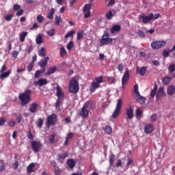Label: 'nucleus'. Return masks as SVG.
I'll use <instances>...</instances> for the list:
<instances>
[{
    "instance_id": "obj_1",
    "label": "nucleus",
    "mask_w": 175,
    "mask_h": 175,
    "mask_svg": "<svg viewBox=\"0 0 175 175\" xmlns=\"http://www.w3.org/2000/svg\"><path fill=\"white\" fill-rule=\"evenodd\" d=\"M32 94V90H27L24 92L21 93L18 95V98L21 100V106L25 107L27 106L28 103H29V100H31V94Z\"/></svg>"
},
{
    "instance_id": "obj_2",
    "label": "nucleus",
    "mask_w": 175,
    "mask_h": 175,
    "mask_svg": "<svg viewBox=\"0 0 175 175\" xmlns=\"http://www.w3.org/2000/svg\"><path fill=\"white\" fill-rule=\"evenodd\" d=\"M95 81H93L90 85V91L92 93H94V91H96V89L100 88V83H103V76H100L95 78Z\"/></svg>"
},
{
    "instance_id": "obj_3",
    "label": "nucleus",
    "mask_w": 175,
    "mask_h": 175,
    "mask_svg": "<svg viewBox=\"0 0 175 175\" xmlns=\"http://www.w3.org/2000/svg\"><path fill=\"white\" fill-rule=\"evenodd\" d=\"M69 91L71 94L79 92V82L75 78H72L69 82Z\"/></svg>"
},
{
    "instance_id": "obj_4",
    "label": "nucleus",
    "mask_w": 175,
    "mask_h": 175,
    "mask_svg": "<svg viewBox=\"0 0 175 175\" xmlns=\"http://www.w3.org/2000/svg\"><path fill=\"white\" fill-rule=\"evenodd\" d=\"M121 109H122V100L121 98H119L117 100L116 107L111 116V118H113V120L117 118L121 113Z\"/></svg>"
},
{
    "instance_id": "obj_5",
    "label": "nucleus",
    "mask_w": 175,
    "mask_h": 175,
    "mask_svg": "<svg viewBox=\"0 0 175 175\" xmlns=\"http://www.w3.org/2000/svg\"><path fill=\"white\" fill-rule=\"evenodd\" d=\"M150 46L153 50H159V49H162V47H165L166 46L165 41H153L151 42Z\"/></svg>"
},
{
    "instance_id": "obj_6",
    "label": "nucleus",
    "mask_w": 175,
    "mask_h": 175,
    "mask_svg": "<svg viewBox=\"0 0 175 175\" xmlns=\"http://www.w3.org/2000/svg\"><path fill=\"white\" fill-rule=\"evenodd\" d=\"M31 148L34 152H39L42 148L43 147V144L40 141H32Z\"/></svg>"
},
{
    "instance_id": "obj_7",
    "label": "nucleus",
    "mask_w": 175,
    "mask_h": 175,
    "mask_svg": "<svg viewBox=\"0 0 175 175\" xmlns=\"http://www.w3.org/2000/svg\"><path fill=\"white\" fill-rule=\"evenodd\" d=\"M57 122V114L53 113L52 115L48 116L46 120V126L50 128L51 125H55Z\"/></svg>"
},
{
    "instance_id": "obj_8",
    "label": "nucleus",
    "mask_w": 175,
    "mask_h": 175,
    "mask_svg": "<svg viewBox=\"0 0 175 175\" xmlns=\"http://www.w3.org/2000/svg\"><path fill=\"white\" fill-rule=\"evenodd\" d=\"M139 19L142 20L144 24H148L152 20V13H150L149 16H146L142 13L139 16Z\"/></svg>"
},
{
    "instance_id": "obj_9",
    "label": "nucleus",
    "mask_w": 175,
    "mask_h": 175,
    "mask_svg": "<svg viewBox=\"0 0 175 175\" xmlns=\"http://www.w3.org/2000/svg\"><path fill=\"white\" fill-rule=\"evenodd\" d=\"M92 8V4L88 3L85 4L83 7V13L84 14V18H88L90 16H91V9Z\"/></svg>"
},
{
    "instance_id": "obj_10",
    "label": "nucleus",
    "mask_w": 175,
    "mask_h": 175,
    "mask_svg": "<svg viewBox=\"0 0 175 175\" xmlns=\"http://www.w3.org/2000/svg\"><path fill=\"white\" fill-rule=\"evenodd\" d=\"M163 96H166V94L165 93V88L161 87L157 91L156 94V100H160V99H162Z\"/></svg>"
},
{
    "instance_id": "obj_11",
    "label": "nucleus",
    "mask_w": 175,
    "mask_h": 175,
    "mask_svg": "<svg viewBox=\"0 0 175 175\" xmlns=\"http://www.w3.org/2000/svg\"><path fill=\"white\" fill-rule=\"evenodd\" d=\"M113 42V38L110 37H102L100 40L101 46H106Z\"/></svg>"
},
{
    "instance_id": "obj_12",
    "label": "nucleus",
    "mask_w": 175,
    "mask_h": 175,
    "mask_svg": "<svg viewBox=\"0 0 175 175\" xmlns=\"http://www.w3.org/2000/svg\"><path fill=\"white\" fill-rule=\"evenodd\" d=\"M126 120H132V118L135 117V115L133 113V108H132V106H130L126 109Z\"/></svg>"
},
{
    "instance_id": "obj_13",
    "label": "nucleus",
    "mask_w": 175,
    "mask_h": 175,
    "mask_svg": "<svg viewBox=\"0 0 175 175\" xmlns=\"http://www.w3.org/2000/svg\"><path fill=\"white\" fill-rule=\"evenodd\" d=\"M49 59H50V57H45L39 62L38 65L41 67V69H46Z\"/></svg>"
},
{
    "instance_id": "obj_14",
    "label": "nucleus",
    "mask_w": 175,
    "mask_h": 175,
    "mask_svg": "<svg viewBox=\"0 0 175 175\" xmlns=\"http://www.w3.org/2000/svg\"><path fill=\"white\" fill-rule=\"evenodd\" d=\"M38 107H39V104L36 103H33L29 105V111L35 114L38 111Z\"/></svg>"
},
{
    "instance_id": "obj_15",
    "label": "nucleus",
    "mask_w": 175,
    "mask_h": 175,
    "mask_svg": "<svg viewBox=\"0 0 175 175\" xmlns=\"http://www.w3.org/2000/svg\"><path fill=\"white\" fill-rule=\"evenodd\" d=\"M129 80V71L126 70L124 72V75L122 78V85L124 87L128 81Z\"/></svg>"
},
{
    "instance_id": "obj_16",
    "label": "nucleus",
    "mask_w": 175,
    "mask_h": 175,
    "mask_svg": "<svg viewBox=\"0 0 175 175\" xmlns=\"http://www.w3.org/2000/svg\"><path fill=\"white\" fill-rule=\"evenodd\" d=\"M147 72V66H143L142 68L137 67L136 68V72L137 75H140L141 76H144Z\"/></svg>"
},
{
    "instance_id": "obj_17",
    "label": "nucleus",
    "mask_w": 175,
    "mask_h": 175,
    "mask_svg": "<svg viewBox=\"0 0 175 175\" xmlns=\"http://www.w3.org/2000/svg\"><path fill=\"white\" fill-rule=\"evenodd\" d=\"M145 133L150 134L154 132V125L152 124H148L144 127Z\"/></svg>"
},
{
    "instance_id": "obj_18",
    "label": "nucleus",
    "mask_w": 175,
    "mask_h": 175,
    "mask_svg": "<svg viewBox=\"0 0 175 175\" xmlns=\"http://www.w3.org/2000/svg\"><path fill=\"white\" fill-rule=\"evenodd\" d=\"M56 96L59 98H64L65 96V94H64L62 88L59 85H57L56 88Z\"/></svg>"
},
{
    "instance_id": "obj_19",
    "label": "nucleus",
    "mask_w": 175,
    "mask_h": 175,
    "mask_svg": "<svg viewBox=\"0 0 175 175\" xmlns=\"http://www.w3.org/2000/svg\"><path fill=\"white\" fill-rule=\"evenodd\" d=\"M66 165L70 167V169H73L76 167V160L75 159H68L66 161Z\"/></svg>"
},
{
    "instance_id": "obj_20",
    "label": "nucleus",
    "mask_w": 175,
    "mask_h": 175,
    "mask_svg": "<svg viewBox=\"0 0 175 175\" xmlns=\"http://www.w3.org/2000/svg\"><path fill=\"white\" fill-rule=\"evenodd\" d=\"M121 31V25H114L111 29L110 32L113 35L116 32H120Z\"/></svg>"
},
{
    "instance_id": "obj_21",
    "label": "nucleus",
    "mask_w": 175,
    "mask_h": 175,
    "mask_svg": "<svg viewBox=\"0 0 175 175\" xmlns=\"http://www.w3.org/2000/svg\"><path fill=\"white\" fill-rule=\"evenodd\" d=\"M34 84L36 85H38V84L40 85V87H43V85H46L47 84V79L40 78L38 80V81L34 82Z\"/></svg>"
},
{
    "instance_id": "obj_22",
    "label": "nucleus",
    "mask_w": 175,
    "mask_h": 175,
    "mask_svg": "<svg viewBox=\"0 0 175 175\" xmlns=\"http://www.w3.org/2000/svg\"><path fill=\"white\" fill-rule=\"evenodd\" d=\"M55 72H57V66H54L52 68H49L44 75L45 76H50V75H53Z\"/></svg>"
},
{
    "instance_id": "obj_23",
    "label": "nucleus",
    "mask_w": 175,
    "mask_h": 175,
    "mask_svg": "<svg viewBox=\"0 0 175 175\" xmlns=\"http://www.w3.org/2000/svg\"><path fill=\"white\" fill-rule=\"evenodd\" d=\"M171 81H172V77L170 76L164 77L162 79V83L164 85H167L170 84Z\"/></svg>"
},
{
    "instance_id": "obj_24",
    "label": "nucleus",
    "mask_w": 175,
    "mask_h": 175,
    "mask_svg": "<svg viewBox=\"0 0 175 175\" xmlns=\"http://www.w3.org/2000/svg\"><path fill=\"white\" fill-rule=\"evenodd\" d=\"M55 13V9L51 8L50 10V12L47 13L46 18H48L49 20H53Z\"/></svg>"
},
{
    "instance_id": "obj_25",
    "label": "nucleus",
    "mask_w": 175,
    "mask_h": 175,
    "mask_svg": "<svg viewBox=\"0 0 175 175\" xmlns=\"http://www.w3.org/2000/svg\"><path fill=\"white\" fill-rule=\"evenodd\" d=\"M167 92L168 95H174V92H175L174 85H170V86H168Z\"/></svg>"
},
{
    "instance_id": "obj_26",
    "label": "nucleus",
    "mask_w": 175,
    "mask_h": 175,
    "mask_svg": "<svg viewBox=\"0 0 175 175\" xmlns=\"http://www.w3.org/2000/svg\"><path fill=\"white\" fill-rule=\"evenodd\" d=\"M33 169H35V163H31L27 166V172L29 174L33 173V172H35V170Z\"/></svg>"
},
{
    "instance_id": "obj_27",
    "label": "nucleus",
    "mask_w": 175,
    "mask_h": 175,
    "mask_svg": "<svg viewBox=\"0 0 175 175\" xmlns=\"http://www.w3.org/2000/svg\"><path fill=\"white\" fill-rule=\"evenodd\" d=\"M90 112L88 111V109H85L84 108L81 109V111L80 113V116L83 117V118H87L88 117V114Z\"/></svg>"
},
{
    "instance_id": "obj_28",
    "label": "nucleus",
    "mask_w": 175,
    "mask_h": 175,
    "mask_svg": "<svg viewBox=\"0 0 175 175\" xmlns=\"http://www.w3.org/2000/svg\"><path fill=\"white\" fill-rule=\"evenodd\" d=\"M157 91H158V85L157 83H154V88L150 92L151 98H154V96L157 95Z\"/></svg>"
},
{
    "instance_id": "obj_29",
    "label": "nucleus",
    "mask_w": 175,
    "mask_h": 175,
    "mask_svg": "<svg viewBox=\"0 0 175 175\" xmlns=\"http://www.w3.org/2000/svg\"><path fill=\"white\" fill-rule=\"evenodd\" d=\"M136 98L141 105H144V103H146V98L142 96V95H137Z\"/></svg>"
},
{
    "instance_id": "obj_30",
    "label": "nucleus",
    "mask_w": 175,
    "mask_h": 175,
    "mask_svg": "<svg viewBox=\"0 0 175 175\" xmlns=\"http://www.w3.org/2000/svg\"><path fill=\"white\" fill-rule=\"evenodd\" d=\"M44 72H46V68L38 70L34 74V77H36V79H39V77H40V75H42V73H44Z\"/></svg>"
},
{
    "instance_id": "obj_31",
    "label": "nucleus",
    "mask_w": 175,
    "mask_h": 175,
    "mask_svg": "<svg viewBox=\"0 0 175 175\" xmlns=\"http://www.w3.org/2000/svg\"><path fill=\"white\" fill-rule=\"evenodd\" d=\"M28 36V32L27 31H23L21 34H20V42H21L22 43H24V42H25V38H27V36Z\"/></svg>"
},
{
    "instance_id": "obj_32",
    "label": "nucleus",
    "mask_w": 175,
    "mask_h": 175,
    "mask_svg": "<svg viewBox=\"0 0 175 175\" xmlns=\"http://www.w3.org/2000/svg\"><path fill=\"white\" fill-rule=\"evenodd\" d=\"M36 42L37 44H42L43 43V37L41 34H38L36 38Z\"/></svg>"
},
{
    "instance_id": "obj_33",
    "label": "nucleus",
    "mask_w": 175,
    "mask_h": 175,
    "mask_svg": "<svg viewBox=\"0 0 175 175\" xmlns=\"http://www.w3.org/2000/svg\"><path fill=\"white\" fill-rule=\"evenodd\" d=\"M38 55L40 57H46V49L41 47L38 51Z\"/></svg>"
},
{
    "instance_id": "obj_34",
    "label": "nucleus",
    "mask_w": 175,
    "mask_h": 175,
    "mask_svg": "<svg viewBox=\"0 0 175 175\" xmlns=\"http://www.w3.org/2000/svg\"><path fill=\"white\" fill-rule=\"evenodd\" d=\"M104 131L107 135H111V133H113V129H111L110 126H106L105 128L104 129Z\"/></svg>"
},
{
    "instance_id": "obj_35",
    "label": "nucleus",
    "mask_w": 175,
    "mask_h": 175,
    "mask_svg": "<svg viewBox=\"0 0 175 175\" xmlns=\"http://www.w3.org/2000/svg\"><path fill=\"white\" fill-rule=\"evenodd\" d=\"M75 33H76V31L75 30H70V31H68L66 35H65V39H68L69 38H72L73 36V35H75Z\"/></svg>"
},
{
    "instance_id": "obj_36",
    "label": "nucleus",
    "mask_w": 175,
    "mask_h": 175,
    "mask_svg": "<svg viewBox=\"0 0 175 175\" xmlns=\"http://www.w3.org/2000/svg\"><path fill=\"white\" fill-rule=\"evenodd\" d=\"M10 75V70H8L5 72H1V75H0V79H6V77H9Z\"/></svg>"
},
{
    "instance_id": "obj_37",
    "label": "nucleus",
    "mask_w": 175,
    "mask_h": 175,
    "mask_svg": "<svg viewBox=\"0 0 175 175\" xmlns=\"http://www.w3.org/2000/svg\"><path fill=\"white\" fill-rule=\"evenodd\" d=\"M68 157V152H65L64 153L62 154H59L57 155V159L58 161H60V159H65Z\"/></svg>"
},
{
    "instance_id": "obj_38",
    "label": "nucleus",
    "mask_w": 175,
    "mask_h": 175,
    "mask_svg": "<svg viewBox=\"0 0 175 175\" xmlns=\"http://www.w3.org/2000/svg\"><path fill=\"white\" fill-rule=\"evenodd\" d=\"M113 16L114 15L113 14V12L111 10H109L107 13L105 14V17L108 20H111V18H113Z\"/></svg>"
},
{
    "instance_id": "obj_39",
    "label": "nucleus",
    "mask_w": 175,
    "mask_h": 175,
    "mask_svg": "<svg viewBox=\"0 0 175 175\" xmlns=\"http://www.w3.org/2000/svg\"><path fill=\"white\" fill-rule=\"evenodd\" d=\"M107 80L109 83V84L116 83V78L114 77H107Z\"/></svg>"
},
{
    "instance_id": "obj_40",
    "label": "nucleus",
    "mask_w": 175,
    "mask_h": 175,
    "mask_svg": "<svg viewBox=\"0 0 175 175\" xmlns=\"http://www.w3.org/2000/svg\"><path fill=\"white\" fill-rule=\"evenodd\" d=\"M43 122L44 120L42 118H38L37 122H36V125L37 126H38V128H40V129L42 128V126H43Z\"/></svg>"
},
{
    "instance_id": "obj_41",
    "label": "nucleus",
    "mask_w": 175,
    "mask_h": 175,
    "mask_svg": "<svg viewBox=\"0 0 175 175\" xmlns=\"http://www.w3.org/2000/svg\"><path fill=\"white\" fill-rule=\"evenodd\" d=\"M77 40H81V39H83V30H79L77 33Z\"/></svg>"
},
{
    "instance_id": "obj_42",
    "label": "nucleus",
    "mask_w": 175,
    "mask_h": 175,
    "mask_svg": "<svg viewBox=\"0 0 175 175\" xmlns=\"http://www.w3.org/2000/svg\"><path fill=\"white\" fill-rule=\"evenodd\" d=\"M114 161H116V156L114 154H111L109 157V160L110 166L113 165V164L114 163Z\"/></svg>"
},
{
    "instance_id": "obj_43",
    "label": "nucleus",
    "mask_w": 175,
    "mask_h": 175,
    "mask_svg": "<svg viewBox=\"0 0 175 175\" xmlns=\"http://www.w3.org/2000/svg\"><path fill=\"white\" fill-rule=\"evenodd\" d=\"M48 36H54L55 35V29L54 28H52L51 30L46 31Z\"/></svg>"
},
{
    "instance_id": "obj_44",
    "label": "nucleus",
    "mask_w": 175,
    "mask_h": 175,
    "mask_svg": "<svg viewBox=\"0 0 175 175\" xmlns=\"http://www.w3.org/2000/svg\"><path fill=\"white\" fill-rule=\"evenodd\" d=\"M62 99V98H57L56 103L55 104V107H56V109H59V107H61V100Z\"/></svg>"
},
{
    "instance_id": "obj_45",
    "label": "nucleus",
    "mask_w": 175,
    "mask_h": 175,
    "mask_svg": "<svg viewBox=\"0 0 175 175\" xmlns=\"http://www.w3.org/2000/svg\"><path fill=\"white\" fill-rule=\"evenodd\" d=\"M60 23H61V16H56L55 18V25H59Z\"/></svg>"
},
{
    "instance_id": "obj_46",
    "label": "nucleus",
    "mask_w": 175,
    "mask_h": 175,
    "mask_svg": "<svg viewBox=\"0 0 175 175\" xmlns=\"http://www.w3.org/2000/svg\"><path fill=\"white\" fill-rule=\"evenodd\" d=\"M169 73H173L175 70V64H170L168 67Z\"/></svg>"
},
{
    "instance_id": "obj_47",
    "label": "nucleus",
    "mask_w": 175,
    "mask_h": 175,
    "mask_svg": "<svg viewBox=\"0 0 175 175\" xmlns=\"http://www.w3.org/2000/svg\"><path fill=\"white\" fill-rule=\"evenodd\" d=\"M133 92H135V94H136V96H139V94H140V93H139V86L137 85V84H135L133 87Z\"/></svg>"
},
{
    "instance_id": "obj_48",
    "label": "nucleus",
    "mask_w": 175,
    "mask_h": 175,
    "mask_svg": "<svg viewBox=\"0 0 175 175\" xmlns=\"http://www.w3.org/2000/svg\"><path fill=\"white\" fill-rule=\"evenodd\" d=\"M67 52L66 50L65 49V47H62L60 49V55L61 57H64V55H66Z\"/></svg>"
},
{
    "instance_id": "obj_49",
    "label": "nucleus",
    "mask_w": 175,
    "mask_h": 175,
    "mask_svg": "<svg viewBox=\"0 0 175 175\" xmlns=\"http://www.w3.org/2000/svg\"><path fill=\"white\" fill-rule=\"evenodd\" d=\"M27 138L29 139V140H33L34 139L33 135L32 134L31 129H29V131L27 133Z\"/></svg>"
},
{
    "instance_id": "obj_50",
    "label": "nucleus",
    "mask_w": 175,
    "mask_h": 175,
    "mask_svg": "<svg viewBox=\"0 0 175 175\" xmlns=\"http://www.w3.org/2000/svg\"><path fill=\"white\" fill-rule=\"evenodd\" d=\"M13 17H14V15L13 14L7 15L5 16V20L6 21H11L12 18H13Z\"/></svg>"
},
{
    "instance_id": "obj_51",
    "label": "nucleus",
    "mask_w": 175,
    "mask_h": 175,
    "mask_svg": "<svg viewBox=\"0 0 175 175\" xmlns=\"http://www.w3.org/2000/svg\"><path fill=\"white\" fill-rule=\"evenodd\" d=\"M54 173L55 175H61L62 171L61 169H59V167H56L54 170Z\"/></svg>"
},
{
    "instance_id": "obj_52",
    "label": "nucleus",
    "mask_w": 175,
    "mask_h": 175,
    "mask_svg": "<svg viewBox=\"0 0 175 175\" xmlns=\"http://www.w3.org/2000/svg\"><path fill=\"white\" fill-rule=\"evenodd\" d=\"M135 114L137 117H140V116H142V114H143V111L142 110H140L139 108H137L135 111Z\"/></svg>"
},
{
    "instance_id": "obj_53",
    "label": "nucleus",
    "mask_w": 175,
    "mask_h": 175,
    "mask_svg": "<svg viewBox=\"0 0 175 175\" xmlns=\"http://www.w3.org/2000/svg\"><path fill=\"white\" fill-rule=\"evenodd\" d=\"M43 20H44V18L43 17V16H42V15H38V16H37V21L38 22V23H40V24L41 23H43Z\"/></svg>"
},
{
    "instance_id": "obj_54",
    "label": "nucleus",
    "mask_w": 175,
    "mask_h": 175,
    "mask_svg": "<svg viewBox=\"0 0 175 175\" xmlns=\"http://www.w3.org/2000/svg\"><path fill=\"white\" fill-rule=\"evenodd\" d=\"M71 49H73V42L70 41L67 44V50H68V51H70Z\"/></svg>"
},
{
    "instance_id": "obj_55",
    "label": "nucleus",
    "mask_w": 175,
    "mask_h": 175,
    "mask_svg": "<svg viewBox=\"0 0 175 175\" xmlns=\"http://www.w3.org/2000/svg\"><path fill=\"white\" fill-rule=\"evenodd\" d=\"M16 120L18 122V124H21V121H23V116H21V113H19L17 116H16Z\"/></svg>"
},
{
    "instance_id": "obj_56",
    "label": "nucleus",
    "mask_w": 175,
    "mask_h": 175,
    "mask_svg": "<svg viewBox=\"0 0 175 175\" xmlns=\"http://www.w3.org/2000/svg\"><path fill=\"white\" fill-rule=\"evenodd\" d=\"M8 125L11 127V128H14V126H16V122L13 120H11L9 122H8Z\"/></svg>"
},
{
    "instance_id": "obj_57",
    "label": "nucleus",
    "mask_w": 175,
    "mask_h": 175,
    "mask_svg": "<svg viewBox=\"0 0 175 175\" xmlns=\"http://www.w3.org/2000/svg\"><path fill=\"white\" fill-rule=\"evenodd\" d=\"M55 140V135H51L49 137V141L50 143H54V141Z\"/></svg>"
},
{
    "instance_id": "obj_58",
    "label": "nucleus",
    "mask_w": 175,
    "mask_h": 175,
    "mask_svg": "<svg viewBox=\"0 0 175 175\" xmlns=\"http://www.w3.org/2000/svg\"><path fill=\"white\" fill-rule=\"evenodd\" d=\"M170 54V50H169V51H166V50H164V51H163V57H169Z\"/></svg>"
},
{
    "instance_id": "obj_59",
    "label": "nucleus",
    "mask_w": 175,
    "mask_h": 175,
    "mask_svg": "<svg viewBox=\"0 0 175 175\" xmlns=\"http://www.w3.org/2000/svg\"><path fill=\"white\" fill-rule=\"evenodd\" d=\"M33 69V63H30V64L27 66V70H28L29 72H31Z\"/></svg>"
},
{
    "instance_id": "obj_60",
    "label": "nucleus",
    "mask_w": 175,
    "mask_h": 175,
    "mask_svg": "<svg viewBox=\"0 0 175 175\" xmlns=\"http://www.w3.org/2000/svg\"><path fill=\"white\" fill-rule=\"evenodd\" d=\"M137 34L139 35V36L140 38H144L146 36V34L144 33V32H143V31L142 30H139L137 31Z\"/></svg>"
},
{
    "instance_id": "obj_61",
    "label": "nucleus",
    "mask_w": 175,
    "mask_h": 175,
    "mask_svg": "<svg viewBox=\"0 0 175 175\" xmlns=\"http://www.w3.org/2000/svg\"><path fill=\"white\" fill-rule=\"evenodd\" d=\"M157 121V115L153 114L150 117V122H155Z\"/></svg>"
},
{
    "instance_id": "obj_62",
    "label": "nucleus",
    "mask_w": 175,
    "mask_h": 175,
    "mask_svg": "<svg viewBox=\"0 0 175 175\" xmlns=\"http://www.w3.org/2000/svg\"><path fill=\"white\" fill-rule=\"evenodd\" d=\"M21 8V6L18 4H14L13 6V10L15 11L20 10Z\"/></svg>"
},
{
    "instance_id": "obj_63",
    "label": "nucleus",
    "mask_w": 175,
    "mask_h": 175,
    "mask_svg": "<svg viewBox=\"0 0 175 175\" xmlns=\"http://www.w3.org/2000/svg\"><path fill=\"white\" fill-rule=\"evenodd\" d=\"M159 17H161V14H155L154 15V14H152V20H158Z\"/></svg>"
},
{
    "instance_id": "obj_64",
    "label": "nucleus",
    "mask_w": 175,
    "mask_h": 175,
    "mask_svg": "<svg viewBox=\"0 0 175 175\" xmlns=\"http://www.w3.org/2000/svg\"><path fill=\"white\" fill-rule=\"evenodd\" d=\"M118 70H119V72H122V70H124V66L122 65V64H118Z\"/></svg>"
}]
</instances>
